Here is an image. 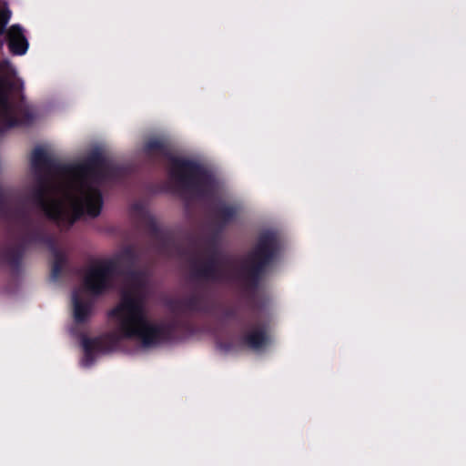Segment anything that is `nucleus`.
Listing matches in <instances>:
<instances>
[{
  "label": "nucleus",
  "instance_id": "5",
  "mask_svg": "<svg viewBox=\"0 0 466 466\" xmlns=\"http://www.w3.org/2000/svg\"><path fill=\"white\" fill-rule=\"evenodd\" d=\"M83 348L85 350V358L82 360V364L84 366H88L90 364L89 358L92 355L93 351L98 352L101 350L100 343L96 339H84Z\"/></svg>",
  "mask_w": 466,
  "mask_h": 466
},
{
  "label": "nucleus",
  "instance_id": "7",
  "mask_svg": "<svg viewBox=\"0 0 466 466\" xmlns=\"http://www.w3.org/2000/svg\"><path fill=\"white\" fill-rule=\"evenodd\" d=\"M0 111L3 114L11 111V106L8 102V95L5 91L0 90Z\"/></svg>",
  "mask_w": 466,
  "mask_h": 466
},
{
  "label": "nucleus",
  "instance_id": "9",
  "mask_svg": "<svg viewBox=\"0 0 466 466\" xmlns=\"http://www.w3.org/2000/svg\"><path fill=\"white\" fill-rule=\"evenodd\" d=\"M45 157V152L41 148H36L32 156V162L34 165H37L42 162Z\"/></svg>",
  "mask_w": 466,
  "mask_h": 466
},
{
  "label": "nucleus",
  "instance_id": "4",
  "mask_svg": "<svg viewBox=\"0 0 466 466\" xmlns=\"http://www.w3.org/2000/svg\"><path fill=\"white\" fill-rule=\"evenodd\" d=\"M9 48L15 55H24L28 48V43L20 26L15 25L7 32Z\"/></svg>",
  "mask_w": 466,
  "mask_h": 466
},
{
  "label": "nucleus",
  "instance_id": "6",
  "mask_svg": "<svg viewBox=\"0 0 466 466\" xmlns=\"http://www.w3.org/2000/svg\"><path fill=\"white\" fill-rule=\"evenodd\" d=\"M265 341L266 337L264 334L261 333L252 334L248 338V343L254 349H259L264 344Z\"/></svg>",
  "mask_w": 466,
  "mask_h": 466
},
{
  "label": "nucleus",
  "instance_id": "3",
  "mask_svg": "<svg viewBox=\"0 0 466 466\" xmlns=\"http://www.w3.org/2000/svg\"><path fill=\"white\" fill-rule=\"evenodd\" d=\"M115 269L109 262H100L90 267L85 275L83 287L73 293L74 318L81 322L91 313L92 298L108 288L114 279Z\"/></svg>",
  "mask_w": 466,
  "mask_h": 466
},
{
  "label": "nucleus",
  "instance_id": "8",
  "mask_svg": "<svg viewBox=\"0 0 466 466\" xmlns=\"http://www.w3.org/2000/svg\"><path fill=\"white\" fill-rule=\"evenodd\" d=\"M11 12L7 9H0V35L4 33V30L10 19Z\"/></svg>",
  "mask_w": 466,
  "mask_h": 466
},
{
  "label": "nucleus",
  "instance_id": "2",
  "mask_svg": "<svg viewBox=\"0 0 466 466\" xmlns=\"http://www.w3.org/2000/svg\"><path fill=\"white\" fill-rule=\"evenodd\" d=\"M111 316L122 337L137 339L145 347L157 345L163 339V330L147 319L144 300L137 287L123 292L121 302L112 310Z\"/></svg>",
  "mask_w": 466,
  "mask_h": 466
},
{
  "label": "nucleus",
  "instance_id": "1",
  "mask_svg": "<svg viewBox=\"0 0 466 466\" xmlns=\"http://www.w3.org/2000/svg\"><path fill=\"white\" fill-rule=\"evenodd\" d=\"M37 202L46 216L63 225L72 224L82 214L97 216L102 198L96 166L64 168L39 192Z\"/></svg>",
  "mask_w": 466,
  "mask_h": 466
}]
</instances>
